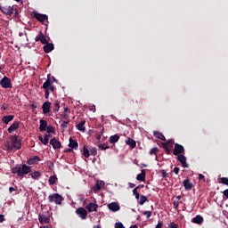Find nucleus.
Wrapping results in <instances>:
<instances>
[{
    "label": "nucleus",
    "instance_id": "47",
    "mask_svg": "<svg viewBox=\"0 0 228 228\" xmlns=\"http://www.w3.org/2000/svg\"><path fill=\"white\" fill-rule=\"evenodd\" d=\"M1 110H3V111H6V110H8V104L4 103L2 105Z\"/></svg>",
    "mask_w": 228,
    "mask_h": 228
},
{
    "label": "nucleus",
    "instance_id": "21",
    "mask_svg": "<svg viewBox=\"0 0 228 228\" xmlns=\"http://www.w3.org/2000/svg\"><path fill=\"white\" fill-rule=\"evenodd\" d=\"M13 118H15V116L13 115L4 116L2 118V122L3 124H5L6 126H8V124H10V122H12Z\"/></svg>",
    "mask_w": 228,
    "mask_h": 228
},
{
    "label": "nucleus",
    "instance_id": "61",
    "mask_svg": "<svg viewBox=\"0 0 228 228\" xmlns=\"http://www.w3.org/2000/svg\"><path fill=\"white\" fill-rule=\"evenodd\" d=\"M130 149H134L136 148V143H129Z\"/></svg>",
    "mask_w": 228,
    "mask_h": 228
},
{
    "label": "nucleus",
    "instance_id": "38",
    "mask_svg": "<svg viewBox=\"0 0 228 228\" xmlns=\"http://www.w3.org/2000/svg\"><path fill=\"white\" fill-rule=\"evenodd\" d=\"M159 152V149L158 147H154L150 151V155L153 156V154H158Z\"/></svg>",
    "mask_w": 228,
    "mask_h": 228
},
{
    "label": "nucleus",
    "instance_id": "24",
    "mask_svg": "<svg viewBox=\"0 0 228 228\" xmlns=\"http://www.w3.org/2000/svg\"><path fill=\"white\" fill-rule=\"evenodd\" d=\"M39 122H40L39 131L41 133H44V131L47 129V121H45V119H40Z\"/></svg>",
    "mask_w": 228,
    "mask_h": 228
},
{
    "label": "nucleus",
    "instance_id": "26",
    "mask_svg": "<svg viewBox=\"0 0 228 228\" xmlns=\"http://www.w3.org/2000/svg\"><path fill=\"white\" fill-rule=\"evenodd\" d=\"M183 186L185 190H191L193 188V183H191V181L190 179L183 180Z\"/></svg>",
    "mask_w": 228,
    "mask_h": 228
},
{
    "label": "nucleus",
    "instance_id": "31",
    "mask_svg": "<svg viewBox=\"0 0 228 228\" xmlns=\"http://www.w3.org/2000/svg\"><path fill=\"white\" fill-rule=\"evenodd\" d=\"M57 181H58V177L56 176V175L50 176L48 179V183L50 186H53V184H56Z\"/></svg>",
    "mask_w": 228,
    "mask_h": 228
},
{
    "label": "nucleus",
    "instance_id": "30",
    "mask_svg": "<svg viewBox=\"0 0 228 228\" xmlns=\"http://www.w3.org/2000/svg\"><path fill=\"white\" fill-rule=\"evenodd\" d=\"M85 124H86V121H85V120L80 121V122L77 125V129L78 131L85 132V130L86 129V128L85 127Z\"/></svg>",
    "mask_w": 228,
    "mask_h": 228
},
{
    "label": "nucleus",
    "instance_id": "3",
    "mask_svg": "<svg viewBox=\"0 0 228 228\" xmlns=\"http://www.w3.org/2000/svg\"><path fill=\"white\" fill-rule=\"evenodd\" d=\"M63 200V196L59 193H53L48 196V201L51 203L54 202L57 206H61Z\"/></svg>",
    "mask_w": 228,
    "mask_h": 228
},
{
    "label": "nucleus",
    "instance_id": "14",
    "mask_svg": "<svg viewBox=\"0 0 228 228\" xmlns=\"http://www.w3.org/2000/svg\"><path fill=\"white\" fill-rule=\"evenodd\" d=\"M99 208V205H97V203H88L86 206V209H87V211L89 213H94V211H97Z\"/></svg>",
    "mask_w": 228,
    "mask_h": 228
},
{
    "label": "nucleus",
    "instance_id": "23",
    "mask_svg": "<svg viewBox=\"0 0 228 228\" xmlns=\"http://www.w3.org/2000/svg\"><path fill=\"white\" fill-rule=\"evenodd\" d=\"M102 186H104V182L97 181L96 184L93 187V191L94 192L101 191Z\"/></svg>",
    "mask_w": 228,
    "mask_h": 228
},
{
    "label": "nucleus",
    "instance_id": "46",
    "mask_svg": "<svg viewBox=\"0 0 228 228\" xmlns=\"http://www.w3.org/2000/svg\"><path fill=\"white\" fill-rule=\"evenodd\" d=\"M115 228H126L122 223H116Z\"/></svg>",
    "mask_w": 228,
    "mask_h": 228
},
{
    "label": "nucleus",
    "instance_id": "39",
    "mask_svg": "<svg viewBox=\"0 0 228 228\" xmlns=\"http://www.w3.org/2000/svg\"><path fill=\"white\" fill-rule=\"evenodd\" d=\"M19 136L17 135H12L11 136V141H12V143H19Z\"/></svg>",
    "mask_w": 228,
    "mask_h": 228
},
{
    "label": "nucleus",
    "instance_id": "28",
    "mask_svg": "<svg viewBox=\"0 0 228 228\" xmlns=\"http://www.w3.org/2000/svg\"><path fill=\"white\" fill-rule=\"evenodd\" d=\"M162 149H165L167 154L172 152V144L171 143H162Z\"/></svg>",
    "mask_w": 228,
    "mask_h": 228
},
{
    "label": "nucleus",
    "instance_id": "64",
    "mask_svg": "<svg viewBox=\"0 0 228 228\" xmlns=\"http://www.w3.org/2000/svg\"><path fill=\"white\" fill-rule=\"evenodd\" d=\"M134 186H136V184L133 183H129V188H134Z\"/></svg>",
    "mask_w": 228,
    "mask_h": 228
},
{
    "label": "nucleus",
    "instance_id": "22",
    "mask_svg": "<svg viewBox=\"0 0 228 228\" xmlns=\"http://www.w3.org/2000/svg\"><path fill=\"white\" fill-rule=\"evenodd\" d=\"M38 161H40V157L34 156V157H31L30 159H28L27 163H28V165H37V163H38Z\"/></svg>",
    "mask_w": 228,
    "mask_h": 228
},
{
    "label": "nucleus",
    "instance_id": "10",
    "mask_svg": "<svg viewBox=\"0 0 228 228\" xmlns=\"http://www.w3.org/2000/svg\"><path fill=\"white\" fill-rule=\"evenodd\" d=\"M39 223L42 224H49L51 222V218L49 217V212H46V214H40L38 216Z\"/></svg>",
    "mask_w": 228,
    "mask_h": 228
},
{
    "label": "nucleus",
    "instance_id": "48",
    "mask_svg": "<svg viewBox=\"0 0 228 228\" xmlns=\"http://www.w3.org/2000/svg\"><path fill=\"white\" fill-rule=\"evenodd\" d=\"M45 99H49V89H45Z\"/></svg>",
    "mask_w": 228,
    "mask_h": 228
},
{
    "label": "nucleus",
    "instance_id": "57",
    "mask_svg": "<svg viewBox=\"0 0 228 228\" xmlns=\"http://www.w3.org/2000/svg\"><path fill=\"white\" fill-rule=\"evenodd\" d=\"M62 118H64V120H69V114L67 113L63 114Z\"/></svg>",
    "mask_w": 228,
    "mask_h": 228
},
{
    "label": "nucleus",
    "instance_id": "59",
    "mask_svg": "<svg viewBox=\"0 0 228 228\" xmlns=\"http://www.w3.org/2000/svg\"><path fill=\"white\" fill-rule=\"evenodd\" d=\"M90 111H93V113H95V105H92L90 108Z\"/></svg>",
    "mask_w": 228,
    "mask_h": 228
},
{
    "label": "nucleus",
    "instance_id": "53",
    "mask_svg": "<svg viewBox=\"0 0 228 228\" xmlns=\"http://www.w3.org/2000/svg\"><path fill=\"white\" fill-rule=\"evenodd\" d=\"M138 190H140V186H137L133 190L134 195H136V193H138Z\"/></svg>",
    "mask_w": 228,
    "mask_h": 228
},
{
    "label": "nucleus",
    "instance_id": "58",
    "mask_svg": "<svg viewBox=\"0 0 228 228\" xmlns=\"http://www.w3.org/2000/svg\"><path fill=\"white\" fill-rule=\"evenodd\" d=\"M9 191H10V193H13V191H17V189L13 188V187H10Z\"/></svg>",
    "mask_w": 228,
    "mask_h": 228
},
{
    "label": "nucleus",
    "instance_id": "16",
    "mask_svg": "<svg viewBox=\"0 0 228 228\" xmlns=\"http://www.w3.org/2000/svg\"><path fill=\"white\" fill-rule=\"evenodd\" d=\"M108 208L113 213H117V211H120V205L117 202H111L108 205Z\"/></svg>",
    "mask_w": 228,
    "mask_h": 228
},
{
    "label": "nucleus",
    "instance_id": "34",
    "mask_svg": "<svg viewBox=\"0 0 228 228\" xmlns=\"http://www.w3.org/2000/svg\"><path fill=\"white\" fill-rule=\"evenodd\" d=\"M60 111V102L55 101L53 102V113H58Z\"/></svg>",
    "mask_w": 228,
    "mask_h": 228
},
{
    "label": "nucleus",
    "instance_id": "52",
    "mask_svg": "<svg viewBox=\"0 0 228 228\" xmlns=\"http://www.w3.org/2000/svg\"><path fill=\"white\" fill-rule=\"evenodd\" d=\"M49 143H60V142H58L56 138H53L50 140Z\"/></svg>",
    "mask_w": 228,
    "mask_h": 228
},
{
    "label": "nucleus",
    "instance_id": "41",
    "mask_svg": "<svg viewBox=\"0 0 228 228\" xmlns=\"http://www.w3.org/2000/svg\"><path fill=\"white\" fill-rule=\"evenodd\" d=\"M14 15V19H20V14H19V10H17V8H14V12H13Z\"/></svg>",
    "mask_w": 228,
    "mask_h": 228
},
{
    "label": "nucleus",
    "instance_id": "63",
    "mask_svg": "<svg viewBox=\"0 0 228 228\" xmlns=\"http://www.w3.org/2000/svg\"><path fill=\"white\" fill-rule=\"evenodd\" d=\"M174 139H168L166 143H174Z\"/></svg>",
    "mask_w": 228,
    "mask_h": 228
},
{
    "label": "nucleus",
    "instance_id": "60",
    "mask_svg": "<svg viewBox=\"0 0 228 228\" xmlns=\"http://www.w3.org/2000/svg\"><path fill=\"white\" fill-rule=\"evenodd\" d=\"M199 179H200V181H202L203 179H205L204 175L200 174V175H199Z\"/></svg>",
    "mask_w": 228,
    "mask_h": 228
},
{
    "label": "nucleus",
    "instance_id": "43",
    "mask_svg": "<svg viewBox=\"0 0 228 228\" xmlns=\"http://www.w3.org/2000/svg\"><path fill=\"white\" fill-rule=\"evenodd\" d=\"M159 172H160V174L162 175V177H163L164 179H167V177H168V175L167 174V170L162 169V170H160Z\"/></svg>",
    "mask_w": 228,
    "mask_h": 228
},
{
    "label": "nucleus",
    "instance_id": "18",
    "mask_svg": "<svg viewBox=\"0 0 228 228\" xmlns=\"http://www.w3.org/2000/svg\"><path fill=\"white\" fill-rule=\"evenodd\" d=\"M53 86L52 82H51V74L47 75V79L46 81L43 84L42 88L44 90H49L50 87Z\"/></svg>",
    "mask_w": 228,
    "mask_h": 228
},
{
    "label": "nucleus",
    "instance_id": "5",
    "mask_svg": "<svg viewBox=\"0 0 228 228\" xmlns=\"http://www.w3.org/2000/svg\"><path fill=\"white\" fill-rule=\"evenodd\" d=\"M22 147V143H4L2 148L4 151H7L8 152H13L15 151H19Z\"/></svg>",
    "mask_w": 228,
    "mask_h": 228
},
{
    "label": "nucleus",
    "instance_id": "35",
    "mask_svg": "<svg viewBox=\"0 0 228 228\" xmlns=\"http://www.w3.org/2000/svg\"><path fill=\"white\" fill-rule=\"evenodd\" d=\"M123 138L125 143H136V141L131 139L130 137H126V135H124Z\"/></svg>",
    "mask_w": 228,
    "mask_h": 228
},
{
    "label": "nucleus",
    "instance_id": "33",
    "mask_svg": "<svg viewBox=\"0 0 228 228\" xmlns=\"http://www.w3.org/2000/svg\"><path fill=\"white\" fill-rule=\"evenodd\" d=\"M118 140H120V135H118V134H114L110 137V143H117V142H118Z\"/></svg>",
    "mask_w": 228,
    "mask_h": 228
},
{
    "label": "nucleus",
    "instance_id": "13",
    "mask_svg": "<svg viewBox=\"0 0 228 228\" xmlns=\"http://www.w3.org/2000/svg\"><path fill=\"white\" fill-rule=\"evenodd\" d=\"M184 152V147L181 144H175L173 154L174 156H181Z\"/></svg>",
    "mask_w": 228,
    "mask_h": 228
},
{
    "label": "nucleus",
    "instance_id": "8",
    "mask_svg": "<svg viewBox=\"0 0 228 228\" xmlns=\"http://www.w3.org/2000/svg\"><path fill=\"white\" fill-rule=\"evenodd\" d=\"M33 18L37 19V20H38L39 22H41V24H44V22H45V20H47V19H49L47 17V15L45 14H40L38 13L37 11H35L33 12Z\"/></svg>",
    "mask_w": 228,
    "mask_h": 228
},
{
    "label": "nucleus",
    "instance_id": "56",
    "mask_svg": "<svg viewBox=\"0 0 228 228\" xmlns=\"http://www.w3.org/2000/svg\"><path fill=\"white\" fill-rule=\"evenodd\" d=\"M223 194H224V197H226V199H228V189L224 190L223 191Z\"/></svg>",
    "mask_w": 228,
    "mask_h": 228
},
{
    "label": "nucleus",
    "instance_id": "29",
    "mask_svg": "<svg viewBox=\"0 0 228 228\" xmlns=\"http://www.w3.org/2000/svg\"><path fill=\"white\" fill-rule=\"evenodd\" d=\"M147 172L145 169H142L140 174L137 175V181H145V175Z\"/></svg>",
    "mask_w": 228,
    "mask_h": 228
},
{
    "label": "nucleus",
    "instance_id": "27",
    "mask_svg": "<svg viewBox=\"0 0 228 228\" xmlns=\"http://www.w3.org/2000/svg\"><path fill=\"white\" fill-rule=\"evenodd\" d=\"M32 179H35L36 181H38L40 177H42V174L39 171H35L33 173H30L28 175Z\"/></svg>",
    "mask_w": 228,
    "mask_h": 228
},
{
    "label": "nucleus",
    "instance_id": "9",
    "mask_svg": "<svg viewBox=\"0 0 228 228\" xmlns=\"http://www.w3.org/2000/svg\"><path fill=\"white\" fill-rule=\"evenodd\" d=\"M76 213L82 220H86V216H88V211H86L83 207L77 208Z\"/></svg>",
    "mask_w": 228,
    "mask_h": 228
},
{
    "label": "nucleus",
    "instance_id": "55",
    "mask_svg": "<svg viewBox=\"0 0 228 228\" xmlns=\"http://www.w3.org/2000/svg\"><path fill=\"white\" fill-rule=\"evenodd\" d=\"M51 82H52V85H53V83H58V80L56 79V77H51Z\"/></svg>",
    "mask_w": 228,
    "mask_h": 228
},
{
    "label": "nucleus",
    "instance_id": "44",
    "mask_svg": "<svg viewBox=\"0 0 228 228\" xmlns=\"http://www.w3.org/2000/svg\"><path fill=\"white\" fill-rule=\"evenodd\" d=\"M142 215H144V216H147V218H151V216H152V212H151V211H143Z\"/></svg>",
    "mask_w": 228,
    "mask_h": 228
},
{
    "label": "nucleus",
    "instance_id": "62",
    "mask_svg": "<svg viewBox=\"0 0 228 228\" xmlns=\"http://www.w3.org/2000/svg\"><path fill=\"white\" fill-rule=\"evenodd\" d=\"M50 90V92H54V86H50L48 91Z\"/></svg>",
    "mask_w": 228,
    "mask_h": 228
},
{
    "label": "nucleus",
    "instance_id": "6",
    "mask_svg": "<svg viewBox=\"0 0 228 228\" xmlns=\"http://www.w3.org/2000/svg\"><path fill=\"white\" fill-rule=\"evenodd\" d=\"M46 134L44 136V139L40 136L39 140L42 142V143H49V139L52 137L51 134H54V126H46Z\"/></svg>",
    "mask_w": 228,
    "mask_h": 228
},
{
    "label": "nucleus",
    "instance_id": "2",
    "mask_svg": "<svg viewBox=\"0 0 228 228\" xmlns=\"http://www.w3.org/2000/svg\"><path fill=\"white\" fill-rule=\"evenodd\" d=\"M97 155V148L93 147L87 144H85L82 149V156L86 158V159H88L90 156H96Z\"/></svg>",
    "mask_w": 228,
    "mask_h": 228
},
{
    "label": "nucleus",
    "instance_id": "45",
    "mask_svg": "<svg viewBox=\"0 0 228 228\" xmlns=\"http://www.w3.org/2000/svg\"><path fill=\"white\" fill-rule=\"evenodd\" d=\"M53 149H61V143H52Z\"/></svg>",
    "mask_w": 228,
    "mask_h": 228
},
{
    "label": "nucleus",
    "instance_id": "19",
    "mask_svg": "<svg viewBox=\"0 0 228 228\" xmlns=\"http://www.w3.org/2000/svg\"><path fill=\"white\" fill-rule=\"evenodd\" d=\"M43 49L46 53H49L52 51H54V45L53 43H46L45 44Z\"/></svg>",
    "mask_w": 228,
    "mask_h": 228
},
{
    "label": "nucleus",
    "instance_id": "51",
    "mask_svg": "<svg viewBox=\"0 0 228 228\" xmlns=\"http://www.w3.org/2000/svg\"><path fill=\"white\" fill-rule=\"evenodd\" d=\"M155 228H163V222L159 221Z\"/></svg>",
    "mask_w": 228,
    "mask_h": 228
},
{
    "label": "nucleus",
    "instance_id": "36",
    "mask_svg": "<svg viewBox=\"0 0 228 228\" xmlns=\"http://www.w3.org/2000/svg\"><path fill=\"white\" fill-rule=\"evenodd\" d=\"M147 200H149V199L147 198V196L141 195V198H140V200H139L140 206H143V204H144L145 202H147Z\"/></svg>",
    "mask_w": 228,
    "mask_h": 228
},
{
    "label": "nucleus",
    "instance_id": "40",
    "mask_svg": "<svg viewBox=\"0 0 228 228\" xmlns=\"http://www.w3.org/2000/svg\"><path fill=\"white\" fill-rule=\"evenodd\" d=\"M70 121H63L61 124V129H63V131H65V129H67V126H69V123Z\"/></svg>",
    "mask_w": 228,
    "mask_h": 228
},
{
    "label": "nucleus",
    "instance_id": "37",
    "mask_svg": "<svg viewBox=\"0 0 228 228\" xmlns=\"http://www.w3.org/2000/svg\"><path fill=\"white\" fill-rule=\"evenodd\" d=\"M99 149H101L102 151H106V149H110V145L106 144V143H99L98 144Z\"/></svg>",
    "mask_w": 228,
    "mask_h": 228
},
{
    "label": "nucleus",
    "instance_id": "12",
    "mask_svg": "<svg viewBox=\"0 0 228 228\" xmlns=\"http://www.w3.org/2000/svg\"><path fill=\"white\" fill-rule=\"evenodd\" d=\"M177 160L181 163L183 168H190V165L188 164L186 157L183 154L177 156Z\"/></svg>",
    "mask_w": 228,
    "mask_h": 228
},
{
    "label": "nucleus",
    "instance_id": "4",
    "mask_svg": "<svg viewBox=\"0 0 228 228\" xmlns=\"http://www.w3.org/2000/svg\"><path fill=\"white\" fill-rule=\"evenodd\" d=\"M0 12L4 13V15H7L8 17H12L13 15V12H15V8L13 5H8V4H0Z\"/></svg>",
    "mask_w": 228,
    "mask_h": 228
},
{
    "label": "nucleus",
    "instance_id": "11",
    "mask_svg": "<svg viewBox=\"0 0 228 228\" xmlns=\"http://www.w3.org/2000/svg\"><path fill=\"white\" fill-rule=\"evenodd\" d=\"M35 42H41V44L44 45H45V44H49V40L45 38L43 31H40L39 34L36 37Z\"/></svg>",
    "mask_w": 228,
    "mask_h": 228
},
{
    "label": "nucleus",
    "instance_id": "7",
    "mask_svg": "<svg viewBox=\"0 0 228 228\" xmlns=\"http://www.w3.org/2000/svg\"><path fill=\"white\" fill-rule=\"evenodd\" d=\"M0 86H2V88H12V79L8 77H4L1 80H0Z\"/></svg>",
    "mask_w": 228,
    "mask_h": 228
},
{
    "label": "nucleus",
    "instance_id": "25",
    "mask_svg": "<svg viewBox=\"0 0 228 228\" xmlns=\"http://www.w3.org/2000/svg\"><path fill=\"white\" fill-rule=\"evenodd\" d=\"M204 222V217L198 215L194 218H192V224H198L199 225L202 224Z\"/></svg>",
    "mask_w": 228,
    "mask_h": 228
},
{
    "label": "nucleus",
    "instance_id": "32",
    "mask_svg": "<svg viewBox=\"0 0 228 228\" xmlns=\"http://www.w3.org/2000/svg\"><path fill=\"white\" fill-rule=\"evenodd\" d=\"M155 138H158L159 140H161L162 142H167V138H165V135L159 132H154Z\"/></svg>",
    "mask_w": 228,
    "mask_h": 228
},
{
    "label": "nucleus",
    "instance_id": "1",
    "mask_svg": "<svg viewBox=\"0 0 228 228\" xmlns=\"http://www.w3.org/2000/svg\"><path fill=\"white\" fill-rule=\"evenodd\" d=\"M31 167L22 164V166H16L12 168V174H17L18 177H24V175L30 174Z\"/></svg>",
    "mask_w": 228,
    "mask_h": 228
},
{
    "label": "nucleus",
    "instance_id": "15",
    "mask_svg": "<svg viewBox=\"0 0 228 228\" xmlns=\"http://www.w3.org/2000/svg\"><path fill=\"white\" fill-rule=\"evenodd\" d=\"M42 110L44 115H47V113H51V102H45L42 105Z\"/></svg>",
    "mask_w": 228,
    "mask_h": 228
},
{
    "label": "nucleus",
    "instance_id": "17",
    "mask_svg": "<svg viewBox=\"0 0 228 228\" xmlns=\"http://www.w3.org/2000/svg\"><path fill=\"white\" fill-rule=\"evenodd\" d=\"M20 127V122L19 121H14L7 129L8 133L12 134L13 131H17Z\"/></svg>",
    "mask_w": 228,
    "mask_h": 228
},
{
    "label": "nucleus",
    "instance_id": "50",
    "mask_svg": "<svg viewBox=\"0 0 228 228\" xmlns=\"http://www.w3.org/2000/svg\"><path fill=\"white\" fill-rule=\"evenodd\" d=\"M173 206H174V208H175V209H177L178 208H179V201H174L173 202Z\"/></svg>",
    "mask_w": 228,
    "mask_h": 228
},
{
    "label": "nucleus",
    "instance_id": "49",
    "mask_svg": "<svg viewBox=\"0 0 228 228\" xmlns=\"http://www.w3.org/2000/svg\"><path fill=\"white\" fill-rule=\"evenodd\" d=\"M6 219L4 218V215L0 214V224H3Z\"/></svg>",
    "mask_w": 228,
    "mask_h": 228
},
{
    "label": "nucleus",
    "instance_id": "54",
    "mask_svg": "<svg viewBox=\"0 0 228 228\" xmlns=\"http://www.w3.org/2000/svg\"><path fill=\"white\" fill-rule=\"evenodd\" d=\"M179 170H180L179 167H175L173 172L174 174H175V175H177L179 174Z\"/></svg>",
    "mask_w": 228,
    "mask_h": 228
},
{
    "label": "nucleus",
    "instance_id": "20",
    "mask_svg": "<svg viewBox=\"0 0 228 228\" xmlns=\"http://www.w3.org/2000/svg\"><path fill=\"white\" fill-rule=\"evenodd\" d=\"M68 149L64 150V152H72V151H77L79 149V144L78 143H69Z\"/></svg>",
    "mask_w": 228,
    "mask_h": 228
},
{
    "label": "nucleus",
    "instance_id": "42",
    "mask_svg": "<svg viewBox=\"0 0 228 228\" xmlns=\"http://www.w3.org/2000/svg\"><path fill=\"white\" fill-rule=\"evenodd\" d=\"M220 183H222V184H225L226 186H228V178L227 177H222L220 179Z\"/></svg>",
    "mask_w": 228,
    "mask_h": 228
}]
</instances>
